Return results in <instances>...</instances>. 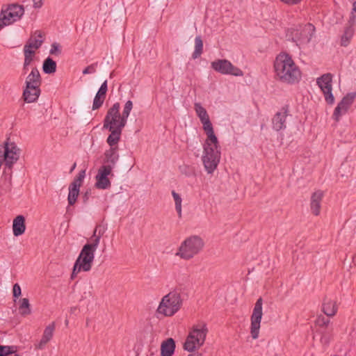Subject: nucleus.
<instances>
[{"mask_svg": "<svg viewBox=\"0 0 356 356\" xmlns=\"http://www.w3.org/2000/svg\"><path fill=\"white\" fill-rule=\"evenodd\" d=\"M22 290L19 284L16 283L13 285V296L15 298H17L21 296Z\"/></svg>", "mask_w": 356, "mask_h": 356, "instance_id": "44", "label": "nucleus"}, {"mask_svg": "<svg viewBox=\"0 0 356 356\" xmlns=\"http://www.w3.org/2000/svg\"><path fill=\"white\" fill-rule=\"evenodd\" d=\"M6 152L3 163L6 168L12 169L13 165L19 159L21 150L14 142H9V138L5 141Z\"/></svg>", "mask_w": 356, "mask_h": 356, "instance_id": "12", "label": "nucleus"}, {"mask_svg": "<svg viewBox=\"0 0 356 356\" xmlns=\"http://www.w3.org/2000/svg\"><path fill=\"white\" fill-rule=\"evenodd\" d=\"M81 270H83V268H81V266L76 265V263H74V267H73V270H72V273L71 274V279L74 280L75 278V277L76 276V275Z\"/></svg>", "mask_w": 356, "mask_h": 356, "instance_id": "45", "label": "nucleus"}, {"mask_svg": "<svg viewBox=\"0 0 356 356\" xmlns=\"http://www.w3.org/2000/svg\"><path fill=\"white\" fill-rule=\"evenodd\" d=\"M100 227L101 226L96 227L90 237L91 243L83 245L75 261L76 265L81 266L84 272L90 270L95 258V252L99 245L101 237L104 233V230L100 229Z\"/></svg>", "mask_w": 356, "mask_h": 356, "instance_id": "2", "label": "nucleus"}, {"mask_svg": "<svg viewBox=\"0 0 356 356\" xmlns=\"http://www.w3.org/2000/svg\"><path fill=\"white\" fill-rule=\"evenodd\" d=\"M337 305L335 301L331 300H325L323 306L322 311L327 316H334L337 312Z\"/></svg>", "mask_w": 356, "mask_h": 356, "instance_id": "27", "label": "nucleus"}, {"mask_svg": "<svg viewBox=\"0 0 356 356\" xmlns=\"http://www.w3.org/2000/svg\"><path fill=\"white\" fill-rule=\"evenodd\" d=\"M207 332L208 329L204 323L194 325L184 343V348L192 352L202 346L205 341Z\"/></svg>", "mask_w": 356, "mask_h": 356, "instance_id": "5", "label": "nucleus"}, {"mask_svg": "<svg viewBox=\"0 0 356 356\" xmlns=\"http://www.w3.org/2000/svg\"><path fill=\"white\" fill-rule=\"evenodd\" d=\"M332 81V75L330 73L324 74L316 79L317 85L323 92L325 99L328 104H333L334 102Z\"/></svg>", "mask_w": 356, "mask_h": 356, "instance_id": "11", "label": "nucleus"}, {"mask_svg": "<svg viewBox=\"0 0 356 356\" xmlns=\"http://www.w3.org/2000/svg\"><path fill=\"white\" fill-rule=\"evenodd\" d=\"M118 147H110L104 153V162L108 163V165H115L119 159V155L118 154Z\"/></svg>", "mask_w": 356, "mask_h": 356, "instance_id": "25", "label": "nucleus"}, {"mask_svg": "<svg viewBox=\"0 0 356 356\" xmlns=\"http://www.w3.org/2000/svg\"><path fill=\"white\" fill-rule=\"evenodd\" d=\"M42 80L37 67H33L25 81V88L23 91V98L27 103L35 102L40 95Z\"/></svg>", "mask_w": 356, "mask_h": 356, "instance_id": "4", "label": "nucleus"}, {"mask_svg": "<svg viewBox=\"0 0 356 356\" xmlns=\"http://www.w3.org/2000/svg\"><path fill=\"white\" fill-rule=\"evenodd\" d=\"M133 108V102L131 100H128L124 106L122 114V119L120 120L121 125L125 126L127 124V118L130 114V112Z\"/></svg>", "mask_w": 356, "mask_h": 356, "instance_id": "33", "label": "nucleus"}, {"mask_svg": "<svg viewBox=\"0 0 356 356\" xmlns=\"http://www.w3.org/2000/svg\"><path fill=\"white\" fill-rule=\"evenodd\" d=\"M19 310L22 316H25L31 314V305L28 298H24L19 300Z\"/></svg>", "mask_w": 356, "mask_h": 356, "instance_id": "30", "label": "nucleus"}, {"mask_svg": "<svg viewBox=\"0 0 356 356\" xmlns=\"http://www.w3.org/2000/svg\"><path fill=\"white\" fill-rule=\"evenodd\" d=\"M17 351V347L15 346H2L0 345V356H8L15 353Z\"/></svg>", "mask_w": 356, "mask_h": 356, "instance_id": "35", "label": "nucleus"}, {"mask_svg": "<svg viewBox=\"0 0 356 356\" xmlns=\"http://www.w3.org/2000/svg\"><path fill=\"white\" fill-rule=\"evenodd\" d=\"M353 34V31L350 27L347 28L346 29L343 35L341 37V45L342 46L346 47L348 44L349 40L352 38Z\"/></svg>", "mask_w": 356, "mask_h": 356, "instance_id": "37", "label": "nucleus"}, {"mask_svg": "<svg viewBox=\"0 0 356 356\" xmlns=\"http://www.w3.org/2000/svg\"><path fill=\"white\" fill-rule=\"evenodd\" d=\"M183 300L177 291H172L164 296L156 309V312L164 316H172L181 307Z\"/></svg>", "mask_w": 356, "mask_h": 356, "instance_id": "3", "label": "nucleus"}, {"mask_svg": "<svg viewBox=\"0 0 356 356\" xmlns=\"http://www.w3.org/2000/svg\"><path fill=\"white\" fill-rule=\"evenodd\" d=\"M33 60V58L24 56V64H25V65H30Z\"/></svg>", "mask_w": 356, "mask_h": 356, "instance_id": "50", "label": "nucleus"}, {"mask_svg": "<svg viewBox=\"0 0 356 356\" xmlns=\"http://www.w3.org/2000/svg\"><path fill=\"white\" fill-rule=\"evenodd\" d=\"M355 97V92L348 93L345 97H343L341 102L338 104L333 113V118L337 122L339 120L340 117L343 114L347 112L350 105L353 103Z\"/></svg>", "mask_w": 356, "mask_h": 356, "instance_id": "15", "label": "nucleus"}, {"mask_svg": "<svg viewBox=\"0 0 356 356\" xmlns=\"http://www.w3.org/2000/svg\"><path fill=\"white\" fill-rule=\"evenodd\" d=\"M262 305L263 300L261 298H259L254 305L251 315L250 334L253 339H257L259 337L260 324L263 315Z\"/></svg>", "mask_w": 356, "mask_h": 356, "instance_id": "10", "label": "nucleus"}, {"mask_svg": "<svg viewBox=\"0 0 356 356\" xmlns=\"http://www.w3.org/2000/svg\"><path fill=\"white\" fill-rule=\"evenodd\" d=\"M111 183L108 177L99 175H96L95 187L99 189H107L111 187Z\"/></svg>", "mask_w": 356, "mask_h": 356, "instance_id": "31", "label": "nucleus"}, {"mask_svg": "<svg viewBox=\"0 0 356 356\" xmlns=\"http://www.w3.org/2000/svg\"><path fill=\"white\" fill-rule=\"evenodd\" d=\"M276 76L282 83L294 84L301 79V72L292 58L286 53L280 54L274 62Z\"/></svg>", "mask_w": 356, "mask_h": 356, "instance_id": "1", "label": "nucleus"}, {"mask_svg": "<svg viewBox=\"0 0 356 356\" xmlns=\"http://www.w3.org/2000/svg\"><path fill=\"white\" fill-rule=\"evenodd\" d=\"M120 104L119 102L115 103L107 111L104 120L103 127H117L120 123L122 115L120 113Z\"/></svg>", "mask_w": 356, "mask_h": 356, "instance_id": "14", "label": "nucleus"}, {"mask_svg": "<svg viewBox=\"0 0 356 356\" xmlns=\"http://www.w3.org/2000/svg\"><path fill=\"white\" fill-rule=\"evenodd\" d=\"M172 195L175 200V209L177 212L179 218H181V202H182L181 197L175 191H172Z\"/></svg>", "mask_w": 356, "mask_h": 356, "instance_id": "34", "label": "nucleus"}, {"mask_svg": "<svg viewBox=\"0 0 356 356\" xmlns=\"http://www.w3.org/2000/svg\"><path fill=\"white\" fill-rule=\"evenodd\" d=\"M211 68L221 74H229L234 76H243V71L234 66L229 60L227 59H217L211 63Z\"/></svg>", "mask_w": 356, "mask_h": 356, "instance_id": "9", "label": "nucleus"}, {"mask_svg": "<svg viewBox=\"0 0 356 356\" xmlns=\"http://www.w3.org/2000/svg\"><path fill=\"white\" fill-rule=\"evenodd\" d=\"M288 106H284L281 111L276 113L272 119L273 128L278 131L286 128V118L288 115Z\"/></svg>", "mask_w": 356, "mask_h": 356, "instance_id": "16", "label": "nucleus"}, {"mask_svg": "<svg viewBox=\"0 0 356 356\" xmlns=\"http://www.w3.org/2000/svg\"><path fill=\"white\" fill-rule=\"evenodd\" d=\"M91 189L87 190L85 193L83 195L82 199L84 204H86L89 200V197L91 195Z\"/></svg>", "mask_w": 356, "mask_h": 356, "instance_id": "46", "label": "nucleus"}, {"mask_svg": "<svg viewBox=\"0 0 356 356\" xmlns=\"http://www.w3.org/2000/svg\"><path fill=\"white\" fill-rule=\"evenodd\" d=\"M44 0H33V8H40L43 5Z\"/></svg>", "mask_w": 356, "mask_h": 356, "instance_id": "47", "label": "nucleus"}, {"mask_svg": "<svg viewBox=\"0 0 356 356\" xmlns=\"http://www.w3.org/2000/svg\"><path fill=\"white\" fill-rule=\"evenodd\" d=\"M29 65H25V64H23V74H26L29 70Z\"/></svg>", "mask_w": 356, "mask_h": 356, "instance_id": "51", "label": "nucleus"}, {"mask_svg": "<svg viewBox=\"0 0 356 356\" xmlns=\"http://www.w3.org/2000/svg\"><path fill=\"white\" fill-rule=\"evenodd\" d=\"M324 193L321 190H318L312 194L310 209L312 213L316 216H318L321 213V202Z\"/></svg>", "mask_w": 356, "mask_h": 356, "instance_id": "17", "label": "nucleus"}, {"mask_svg": "<svg viewBox=\"0 0 356 356\" xmlns=\"http://www.w3.org/2000/svg\"><path fill=\"white\" fill-rule=\"evenodd\" d=\"M332 327L317 329L316 333L321 335L320 341L323 345H328L332 339Z\"/></svg>", "mask_w": 356, "mask_h": 356, "instance_id": "28", "label": "nucleus"}, {"mask_svg": "<svg viewBox=\"0 0 356 356\" xmlns=\"http://www.w3.org/2000/svg\"><path fill=\"white\" fill-rule=\"evenodd\" d=\"M76 309V307H72L70 309V311H71L72 313H73Z\"/></svg>", "mask_w": 356, "mask_h": 356, "instance_id": "55", "label": "nucleus"}, {"mask_svg": "<svg viewBox=\"0 0 356 356\" xmlns=\"http://www.w3.org/2000/svg\"><path fill=\"white\" fill-rule=\"evenodd\" d=\"M188 356H202V355L200 354V353H193V354L189 355Z\"/></svg>", "mask_w": 356, "mask_h": 356, "instance_id": "54", "label": "nucleus"}, {"mask_svg": "<svg viewBox=\"0 0 356 356\" xmlns=\"http://www.w3.org/2000/svg\"><path fill=\"white\" fill-rule=\"evenodd\" d=\"M107 90H108L107 81L106 80L101 85L99 90L97 91V92L96 94L106 97Z\"/></svg>", "mask_w": 356, "mask_h": 356, "instance_id": "42", "label": "nucleus"}, {"mask_svg": "<svg viewBox=\"0 0 356 356\" xmlns=\"http://www.w3.org/2000/svg\"><path fill=\"white\" fill-rule=\"evenodd\" d=\"M56 327V323L55 322H52L49 325H48L44 332L42 337V339H40V342L35 345V348L42 350L44 348L46 344L51 341V339L53 337L54 332Z\"/></svg>", "mask_w": 356, "mask_h": 356, "instance_id": "19", "label": "nucleus"}, {"mask_svg": "<svg viewBox=\"0 0 356 356\" xmlns=\"http://www.w3.org/2000/svg\"><path fill=\"white\" fill-rule=\"evenodd\" d=\"M43 36L44 35L41 31H35L27 40L26 44L37 50L44 42L42 40Z\"/></svg>", "mask_w": 356, "mask_h": 356, "instance_id": "21", "label": "nucleus"}, {"mask_svg": "<svg viewBox=\"0 0 356 356\" xmlns=\"http://www.w3.org/2000/svg\"><path fill=\"white\" fill-rule=\"evenodd\" d=\"M24 56L34 58L35 50L25 44L24 47Z\"/></svg>", "mask_w": 356, "mask_h": 356, "instance_id": "41", "label": "nucleus"}, {"mask_svg": "<svg viewBox=\"0 0 356 356\" xmlns=\"http://www.w3.org/2000/svg\"><path fill=\"white\" fill-rule=\"evenodd\" d=\"M26 229L25 218L23 216H17L13 220V232L15 236L23 234Z\"/></svg>", "mask_w": 356, "mask_h": 356, "instance_id": "23", "label": "nucleus"}, {"mask_svg": "<svg viewBox=\"0 0 356 356\" xmlns=\"http://www.w3.org/2000/svg\"><path fill=\"white\" fill-rule=\"evenodd\" d=\"M208 144L207 147H208ZM220 159V149H214L213 147L204 148L202 163L208 174H212L217 168Z\"/></svg>", "mask_w": 356, "mask_h": 356, "instance_id": "8", "label": "nucleus"}, {"mask_svg": "<svg viewBox=\"0 0 356 356\" xmlns=\"http://www.w3.org/2000/svg\"><path fill=\"white\" fill-rule=\"evenodd\" d=\"M11 186H12V176L10 175V178H9V182H8V186L9 191L11 190Z\"/></svg>", "mask_w": 356, "mask_h": 356, "instance_id": "52", "label": "nucleus"}, {"mask_svg": "<svg viewBox=\"0 0 356 356\" xmlns=\"http://www.w3.org/2000/svg\"><path fill=\"white\" fill-rule=\"evenodd\" d=\"M281 1L289 4V5H295L300 3L302 0H280Z\"/></svg>", "mask_w": 356, "mask_h": 356, "instance_id": "49", "label": "nucleus"}, {"mask_svg": "<svg viewBox=\"0 0 356 356\" xmlns=\"http://www.w3.org/2000/svg\"><path fill=\"white\" fill-rule=\"evenodd\" d=\"M315 323L316 325L318 327V329H326L330 327L329 324L330 323V321L329 318L322 315H320L316 318Z\"/></svg>", "mask_w": 356, "mask_h": 356, "instance_id": "36", "label": "nucleus"}, {"mask_svg": "<svg viewBox=\"0 0 356 356\" xmlns=\"http://www.w3.org/2000/svg\"><path fill=\"white\" fill-rule=\"evenodd\" d=\"M105 97L96 94L93 100L92 110L99 108L104 104Z\"/></svg>", "mask_w": 356, "mask_h": 356, "instance_id": "38", "label": "nucleus"}, {"mask_svg": "<svg viewBox=\"0 0 356 356\" xmlns=\"http://www.w3.org/2000/svg\"><path fill=\"white\" fill-rule=\"evenodd\" d=\"M49 53L51 55H60L61 54L60 44L57 42H54L51 44Z\"/></svg>", "mask_w": 356, "mask_h": 356, "instance_id": "40", "label": "nucleus"}, {"mask_svg": "<svg viewBox=\"0 0 356 356\" xmlns=\"http://www.w3.org/2000/svg\"><path fill=\"white\" fill-rule=\"evenodd\" d=\"M6 145L5 143L3 145H0V160H3L5 158V152H6Z\"/></svg>", "mask_w": 356, "mask_h": 356, "instance_id": "48", "label": "nucleus"}, {"mask_svg": "<svg viewBox=\"0 0 356 356\" xmlns=\"http://www.w3.org/2000/svg\"><path fill=\"white\" fill-rule=\"evenodd\" d=\"M42 70L45 74H51L56 71V63L51 58H47L42 64Z\"/></svg>", "mask_w": 356, "mask_h": 356, "instance_id": "29", "label": "nucleus"}, {"mask_svg": "<svg viewBox=\"0 0 356 356\" xmlns=\"http://www.w3.org/2000/svg\"><path fill=\"white\" fill-rule=\"evenodd\" d=\"M97 65V63H92V64L88 65L83 70V74H88L95 72Z\"/></svg>", "mask_w": 356, "mask_h": 356, "instance_id": "43", "label": "nucleus"}, {"mask_svg": "<svg viewBox=\"0 0 356 356\" xmlns=\"http://www.w3.org/2000/svg\"><path fill=\"white\" fill-rule=\"evenodd\" d=\"M203 129L207 136V138L203 145V148H207V145L208 144V147H213L214 149H219L218 140L214 134L212 124L211 126L204 127Z\"/></svg>", "mask_w": 356, "mask_h": 356, "instance_id": "20", "label": "nucleus"}, {"mask_svg": "<svg viewBox=\"0 0 356 356\" xmlns=\"http://www.w3.org/2000/svg\"><path fill=\"white\" fill-rule=\"evenodd\" d=\"M204 245V241L200 236H189L181 243L176 255L185 260H189L197 254L202 250Z\"/></svg>", "mask_w": 356, "mask_h": 356, "instance_id": "6", "label": "nucleus"}, {"mask_svg": "<svg viewBox=\"0 0 356 356\" xmlns=\"http://www.w3.org/2000/svg\"><path fill=\"white\" fill-rule=\"evenodd\" d=\"M175 342L172 338L163 341L161 345V356H172L175 352Z\"/></svg>", "mask_w": 356, "mask_h": 356, "instance_id": "26", "label": "nucleus"}, {"mask_svg": "<svg viewBox=\"0 0 356 356\" xmlns=\"http://www.w3.org/2000/svg\"><path fill=\"white\" fill-rule=\"evenodd\" d=\"M125 126H122L121 123H120L118 124L117 127H112V129L110 127H104V129H108L109 131H111V134L108 136L106 140L110 147H115V145L120 141L122 129Z\"/></svg>", "mask_w": 356, "mask_h": 356, "instance_id": "18", "label": "nucleus"}, {"mask_svg": "<svg viewBox=\"0 0 356 356\" xmlns=\"http://www.w3.org/2000/svg\"><path fill=\"white\" fill-rule=\"evenodd\" d=\"M315 33V26L308 23L304 26L300 33V42L302 43H309L312 38H313Z\"/></svg>", "mask_w": 356, "mask_h": 356, "instance_id": "24", "label": "nucleus"}, {"mask_svg": "<svg viewBox=\"0 0 356 356\" xmlns=\"http://www.w3.org/2000/svg\"><path fill=\"white\" fill-rule=\"evenodd\" d=\"M203 51V42L201 36L197 35L195 39V51L193 53L192 57L195 59L199 58Z\"/></svg>", "mask_w": 356, "mask_h": 356, "instance_id": "32", "label": "nucleus"}, {"mask_svg": "<svg viewBox=\"0 0 356 356\" xmlns=\"http://www.w3.org/2000/svg\"><path fill=\"white\" fill-rule=\"evenodd\" d=\"M86 176V170H81L73 181L70 184L67 197L68 204L72 206L76 202L79 195V188Z\"/></svg>", "mask_w": 356, "mask_h": 356, "instance_id": "13", "label": "nucleus"}, {"mask_svg": "<svg viewBox=\"0 0 356 356\" xmlns=\"http://www.w3.org/2000/svg\"><path fill=\"white\" fill-rule=\"evenodd\" d=\"M76 166V163H74L72 165V168H71V169H70V172H72L75 169Z\"/></svg>", "mask_w": 356, "mask_h": 356, "instance_id": "53", "label": "nucleus"}, {"mask_svg": "<svg viewBox=\"0 0 356 356\" xmlns=\"http://www.w3.org/2000/svg\"><path fill=\"white\" fill-rule=\"evenodd\" d=\"M112 168L113 165H103L99 169L97 174L101 176L108 177V175H109L111 173Z\"/></svg>", "mask_w": 356, "mask_h": 356, "instance_id": "39", "label": "nucleus"}, {"mask_svg": "<svg viewBox=\"0 0 356 356\" xmlns=\"http://www.w3.org/2000/svg\"><path fill=\"white\" fill-rule=\"evenodd\" d=\"M24 7L18 3L3 6L0 13V31L21 19L24 14Z\"/></svg>", "mask_w": 356, "mask_h": 356, "instance_id": "7", "label": "nucleus"}, {"mask_svg": "<svg viewBox=\"0 0 356 356\" xmlns=\"http://www.w3.org/2000/svg\"><path fill=\"white\" fill-rule=\"evenodd\" d=\"M194 108L197 115L200 118L203 128L211 126L212 124L210 121L209 116L206 111V109L201 105L200 103H195Z\"/></svg>", "mask_w": 356, "mask_h": 356, "instance_id": "22", "label": "nucleus"}]
</instances>
